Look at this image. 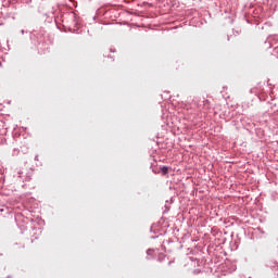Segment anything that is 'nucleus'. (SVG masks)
Instances as JSON below:
<instances>
[{"instance_id": "f257e3e1", "label": "nucleus", "mask_w": 278, "mask_h": 278, "mask_svg": "<svg viewBox=\"0 0 278 278\" xmlns=\"http://www.w3.org/2000/svg\"><path fill=\"white\" fill-rule=\"evenodd\" d=\"M161 173H163V175H168V167L162 166L161 167Z\"/></svg>"}]
</instances>
